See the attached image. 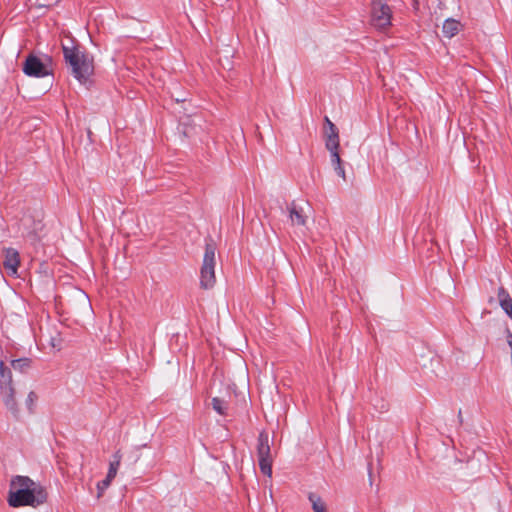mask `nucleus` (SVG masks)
<instances>
[{
    "label": "nucleus",
    "instance_id": "obj_1",
    "mask_svg": "<svg viewBox=\"0 0 512 512\" xmlns=\"http://www.w3.org/2000/svg\"><path fill=\"white\" fill-rule=\"evenodd\" d=\"M47 491L27 476H15L11 480L8 503L11 507H38L47 501Z\"/></svg>",
    "mask_w": 512,
    "mask_h": 512
},
{
    "label": "nucleus",
    "instance_id": "obj_2",
    "mask_svg": "<svg viewBox=\"0 0 512 512\" xmlns=\"http://www.w3.org/2000/svg\"><path fill=\"white\" fill-rule=\"evenodd\" d=\"M63 55L73 77L85 84L94 71L93 58L77 47L63 46Z\"/></svg>",
    "mask_w": 512,
    "mask_h": 512
},
{
    "label": "nucleus",
    "instance_id": "obj_3",
    "mask_svg": "<svg viewBox=\"0 0 512 512\" xmlns=\"http://www.w3.org/2000/svg\"><path fill=\"white\" fill-rule=\"evenodd\" d=\"M216 250L217 247L213 240L210 239L206 242L203 262L200 270V286L203 289H211L216 283Z\"/></svg>",
    "mask_w": 512,
    "mask_h": 512
},
{
    "label": "nucleus",
    "instance_id": "obj_4",
    "mask_svg": "<svg viewBox=\"0 0 512 512\" xmlns=\"http://www.w3.org/2000/svg\"><path fill=\"white\" fill-rule=\"evenodd\" d=\"M257 456L261 472L268 477L272 475V457L269 444V435L263 430L258 436Z\"/></svg>",
    "mask_w": 512,
    "mask_h": 512
},
{
    "label": "nucleus",
    "instance_id": "obj_5",
    "mask_svg": "<svg viewBox=\"0 0 512 512\" xmlns=\"http://www.w3.org/2000/svg\"><path fill=\"white\" fill-rule=\"evenodd\" d=\"M391 9L382 3L380 0H373L372 2V24L378 29H385L391 24Z\"/></svg>",
    "mask_w": 512,
    "mask_h": 512
},
{
    "label": "nucleus",
    "instance_id": "obj_6",
    "mask_svg": "<svg viewBox=\"0 0 512 512\" xmlns=\"http://www.w3.org/2000/svg\"><path fill=\"white\" fill-rule=\"evenodd\" d=\"M0 390L6 406L14 407V388L12 385V374L9 368L0 363Z\"/></svg>",
    "mask_w": 512,
    "mask_h": 512
},
{
    "label": "nucleus",
    "instance_id": "obj_7",
    "mask_svg": "<svg viewBox=\"0 0 512 512\" xmlns=\"http://www.w3.org/2000/svg\"><path fill=\"white\" fill-rule=\"evenodd\" d=\"M23 72L30 77L42 78L49 75L48 67L34 55H29L23 63Z\"/></svg>",
    "mask_w": 512,
    "mask_h": 512
},
{
    "label": "nucleus",
    "instance_id": "obj_8",
    "mask_svg": "<svg viewBox=\"0 0 512 512\" xmlns=\"http://www.w3.org/2000/svg\"><path fill=\"white\" fill-rule=\"evenodd\" d=\"M42 228V221L35 219L31 215H25L20 221L22 236L30 239L33 242L37 241L39 232L42 230Z\"/></svg>",
    "mask_w": 512,
    "mask_h": 512
},
{
    "label": "nucleus",
    "instance_id": "obj_9",
    "mask_svg": "<svg viewBox=\"0 0 512 512\" xmlns=\"http://www.w3.org/2000/svg\"><path fill=\"white\" fill-rule=\"evenodd\" d=\"M19 264L20 257L18 251L13 248H6L2 265L10 276H17Z\"/></svg>",
    "mask_w": 512,
    "mask_h": 512
},
{
    "label": "nucleus",
    "instance_id": "obj_10",
    "mask_svg": "<svg viewBox=\"0 0 512 512\" xmlns=\"http://www.w3.org/2000/svg\"><path fill=\"white\" fill-rule=\"evenodd\" d=\"M459 29L460 22L452 18L446 19L442 26V32L447 38L454 37L459 32Z\"/></svg>",
    "mask_w": 512,
    "mask_h": 512
},
{
    "label": "nucleus",
    "instance_id": "obj_11",
    "mask_svg": "<svg viewBox=\"0 0 512 512\" xmlns=\"http://www.w3.org/2000/svg\"><path fill=\"white\" fill-rule=\"evenodd\" d=\"M289 218L293 225L303 226L306 223V217L303 214V210L294 204L289 208Z\"/></svg>",
    "mask_w": 512,
    "mask_h": 512
},
{
    "label": "nucleus",
    "instance_id": "obj_12",
    "mask_svg": "<svg viewBox=\"0 0 512 512\" xmlns=\"http://www.w3.org/2000/svg\"><path fill=\"white\" fill-rule=\"evenodd\" d=\"M122 456L119 451L115 452L112 456L111 461L109 462V469L108 473L106 475L107 478L113 480L118 472V469L120 467Z\"/></svg>",
    "mask_w": 512,
    "mask_h": 512
},
{
    "label": "nucleus",
    "instance_id": "obj_13",
    "mask_svg": "<svg viewBox=\"0 0 512 512\" xmlns=\"http://www.w3.org/2000/svg\"><path fill=\"white\" fill-rule=\"evenodd\" d=\"M308 499L314 512H326V506L319 495L309 493Z\"/></svg>",
    "mask_w": 512,
    "mask_h": 512
},
{
    "label": "nucleus",
    "instance_id": "obj_14",
    "mask_svg": "<svg viewBox=\"0 0 512 512\" xmlns=\"http://www.w3.org/2000/svg\"><path fill=\"white\" fill-rule=\"evenodd\" d=\"M11 366L15 371L24 373L30 368L31 360L28 358L16 359L11 362Z\"/></svg>",
    "mask_w": 512,
    "mask_h": 512
},
{
    "label": "nucleus",
    "instance_id": "obj_15",
    "mask_svg": "<svg viewBox=\"0 0 512 512\" xmlns=\"http://www.w3.org/2000/svg\"><path fill=\"white\" fill-rule=\"evenodd\" d=\"M325 146L329 152L338 151L339 149V133H335L332 129V136H327Z\"/></svg>",
    "mask_w": 512,
    "mask_h": 512
},
{
    "label": "nucleus",
    "instance_id": "obj_16",
    "mask_svg": "<svg viewBox=\"0 0 512 512\" xmlns=\"http://www.w3.org/2000/svg\"><path fill=\"white\" fill-rule=\"evenodd\" d=\"M212 406L216 413L224 414L226 412V402L220 398L214 397L212 399Z\"/></svg>",
    "mask_w": 512,
    "mask_h": 512
},
{
    "label": "nucleus",
    "instance_id": "obj_17",
    "mask_svg": "<svg viewBox=\"0 0 512 512\" xmlns=\"http://www.w3.org/2000/svg\"><path fill=\"white\" fill-rule=\"evenodd\" d=\"M112 481L113 480L106 477L104 480L97 483V498H100L103 495L104 491L110 486Z\"/></svg>",
    "mask_w": 512,
    "mask_h": 512
},
{
    "label": "nucleus",
    "instance_id": "obj_18",
    "mask_svg": "<svg viewBox=\"0 0 512 512\" xmlns=\"http://www.w3.org/2000/svg\"><path fill=\"white\" fill-rule=\"evenodd\" d=\"M325 122L327 124V129L325 131V137L332 136V129L335 133H338L337 127L331 122V120L328 117H325Z\"/></svg>",
    "mask_w": 512,
    "mask_h": 512
},
{
    "label": "nucleus",
    "instance_id": "obj_19",
    "mask_svg": "<svg viewBox=\"0 0 512 512\" xmlns=\"http://www.w3.org/2000/svg\"><path fill=\"white\" fill-rule=\"evenodd\" d=\"M38 397L34 392H30L26 399V404L29 407L30 412L32 411V406L36 403Z\"/></svg>",
    "mask_w": 512,
    "mask_h": 512
},
{
    "label": "nucleus",
    "instance_id": "obj_20",
    "mask_svg": "<svg viewBox=\"0 0 512 512\" xmlns=\"http://www.w3.org/2000/svg\"><path fill=\"white\" fill-rule=\"evenodd\" d=\"M330 156H331V163L332 165L335 167V166H339V165H342L341 164V158H340V155H339V152L338 151H332L330 152Z\"/></svg>",
    "mask_w": 512,
    "mask_h": 512
},
{
    "label": "nucleus",
    "instance_id": "obj_21",
    "mask_svg": "<svg viewBox=\"0 0 512 512\" xmlns=\"http://www.w3.org/2000/svg\"><path fill=\"white\" fill-rule=\"evenodd\" d=\"M334 170L335 172L340 176L342 177L343 179H345V170L343 168L342 165H339V166H335L334 167Z\"/></svg>",
    "mask_w": 512,
    "mask_h": 512
},
{
    "label": "nucleus",
    "instance_id": "obj_22",
    "mask_svg": "<svg viewBox=\"0 0 512 512\" xmlns=\"http://www.w3.org/2000/svg\"><path fill=\"white\" fill-rule=\"evenodd\" d=\"M506 339H507L508 345L511 348V355H512V333L510 332V330L506 331Z\"/></svg>",
    "mask_w": 512,
    "mask_h": 512
},
{
    "label": "nucleus",
    "instance_id": "obj_23",
    "mask_svg": "<svg viewBox=\"0 0 512 512\" xmlns=\"http://www.w3.org/2000/svg\"><path fill=\"white\" fill-rule=\"evenodd\" d=\"M245 393H246V390H245V387L243 386V390L241 391L243 398H245Z\"/></svg>",
    "mask_w": 512,
    "mask_h": 512
}]
</instances>
